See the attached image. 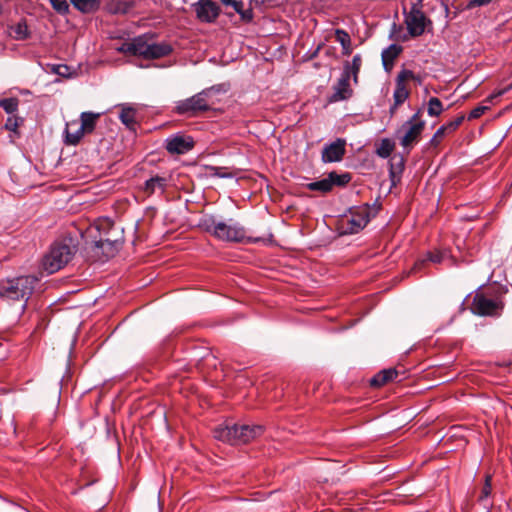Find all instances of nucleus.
Returning <instances> with one entry per match:
<instances>
[{
  "mask_svg": "<svg viewBox=\"0 0 512 512\" xmlns=\"http://www.w3.org/2000/svg\"><path fill=\"white\" fill-rule=\"evenodd\" d=\"M511 89V86H507L506 88L504 89H500L496 92H494L493 94H491L488 98H487V101H492L493 99L495 98H498L500 96H502L503 94H505L507 91H509Z\"/></svg>",
  "mask_w": 512,
  "mask_h": 512,
  "instance_id": "nucleus-45",
  "label": "nucleus"
},
{
  "mask_svg": "<svg viewBox=\"0 0 512 512\" xmlns=\"http://www.w3.org/2000/svg\"><path fill=\"white\" fill-rule=\"evenodd\" d=\"M113 227V221L109 218H101L95 222V228L101 233L104 232L106 235L108 231Z\"/></svg>",
  "mask_w": 512,
  "mask_h": 512,
  "instance_id": "nucleus-33",
  "label": "nucleus"
},
{
  "mask_svg": "<svg viewBox=\"0 0 512 512\" xmlns=\"http://www.w3.org/2000/svg\"><path fill=\"white\" fill-rule=\"evenodd\" d=\"M136 110L132 107H122L120 112V120L124 125H126L127 128L130 130H135V127L137 125L136 122Z\"/></svg>",
  "mask_w": 512,
  "mask_h": 512,
  "instance_id": "nucleus-24",
  "label": "nucleus"
},
{
  "mask_svg": "<svg viewBox=\"0 0 512 512\" xmlns=\"http://www.w3.org/2000/svg\"><path fill=\"white\" fill-rule=\"evenodd\" d=\"M116 242V240H112L109 237L101 236L99 240L95 241V245L97 248H104L105 245L113 246Z\"/></svg>",
  "mask_w": 512,
  "mask_h": 512,
  "instance_id": "nucleus-42",
  "label": "nucleus"
},
{
  "mask_svg": "<svg viewBox=\"0 0 512 512\" xmlns=\"http://www.w3.org/2000/svg\"><path fill=\"white\" fill-rule=\"evenodd\" d=\"M465 119V115L461 114L457 116L454 120L450 121V130L458 128Z\"/></svg>",
  "mask_w": 512,
  "mask_h": 512,
  "instance_id": "nucleus-44",
  "label": "nucleus"
},
{
  "mask_svg": "<svg viewBox=\"0 0 512 512\" xmlns=\"http://www.w3.org/2000/svg\"><path fill=\"white\" fill-rule=\"evenodd\" d=\"M409 97V90L406 84L396 83V87L393 93L394 103L390 108V114L394 115L398 106L403 104Z\"/></svg>",
  "mask_w": 512,
  "mask_h": 512,
  "instance_id": "nucleus-20",
  "label": "nucleus"
},
{
  "mask_svg": "<svg viewBox=\"0 0 512 512\" xmlns=\"http://www.w3.org/2000/svg\"><path fill=\"white\" fill-rule=\"evenodd\" d=\"M405 24L412 36H419L425 31L426 16L416 4H413L410 11L406 14Z\"/></svg>",
  "mask_w": 512,
  "mask_h": 512,
  "instance_id": "nucleus-10",
  "label": "nucleus"
},
{
  "mask_svg": "<svg viewBox=\"0 0 512 512\" xmlns=\"http://www.w3.org/2000/svg\"><path fill=\"white\" fill-rule=\"evenodd\" d=\"M242 426L241 424H224L214 429V437L220 441L227 442L231 445L240 443Z\"/></svg>",
  "mask_w": 512,
  "mask_h": 512,
  "instance_id": "nucleus-12",
  "label": "nucleus"
},
{
  "mask_svg": "<svg viewBox=\"0 0 512 512\" xmlns=\"http://www.w3.org/2000/svg\"><path fill=\"white\" fill-rule=\"evenodd\" d=\"M352 52V48H351V42H349L348 46H342V53L343 55H350Z\"/></svg>",
  "mask_w": 512,
  "mask_h": 512,
  "instance_id": "nucleus-48",
  "label": "nucleus"
},
{
  "mask_svg": "<svg viewBox=\"0 0 512 512\" xmlns=\"http://www.w3.org/2000/svg\"><path fill=\"white\" fill-rule=\"evenodd\" d=\"M492 1L493 0H470L469 6L470 7L484 6V5L490 4Z\"/></svg>",
  "mask_w": 512,
  "mask_h": 512,
  "instance_id": "nucleus-46",
  "label": "nucleus"
},
{
  "mask_svg": "<svg viewBox=\"0 0 512 512\" xmlns=\"http://www.w3.org/2000/svg\"><path fill=\"white\" fill-rule=\"evenodd\" d=\"M489 107L488 106H484V105H479L477 107H475L474 109H472L468 115V119L471 120V119H477L479 118L480 116H482L485 111L488 109Z\"/></svg>",
  "mask_w": 512,
  "mask_h": 512,
  "instance_id": "nucleus-39",
  "label": "nucleus"
},
{
  "mask_svg": "<svg viewBox=\"0 0 512 512\" xmlns=\"http://www.w3.org/2000/svg\"><path fill=\"white\" fill-rule=\"evenodd\" d=\"M349 66L350 71V78H353L354 83L358 82V74L360 72V68L362 65V58L359 54L354 55L352 59V63L349 64L348 62L345 64Z\"/></svg>",
  "mask_w": 512,
  "mask_h": 512,
  "instance_id": "nucleus-29",
  "label": "nucleus"
},
{
  "mask_svg": "<svg viewBox=\"0 0 512 512\" xmlns=\"http://www.w3.org/2000/svg\"><path fill=\"white\" fill-rule=\"evenodd\" d=\"M171 52L172 47L167 43L148 44L146 59H159L169 55Z\"/></svg>",
  "mask_w": 512,
  "mask_h": 512,
  "instance_id": "nucleus-18",
  "label": "nucleus"
},
{
  "mask_svg": "<svg viewBox=\"0 0 512 512\" xmlns=\"http://www.w3.org/2000/svg\"><path fill=\"white\" fill-rule=\"evenodd\" d=\"M72 5L83 13H91L98 9L99 2L97 0H70Z\"/></svg>",
  "mask_w": 512,
  "mask_h": 512,
  "instance_id": "nucleus-26",
  "label": "nucleus"
},
{
  "mask_svg": "<svg viewBox=\"0 0 512 512\" xmlns=\"http://www.w3.org/2000/svg\"><path fill=\"white\" fill-rule=\"evenodd\" d=\"M491 480L492 477L490 475H487L485 478V483L478 497V501L483 505L484 508H489L491 506V503L489 502V498L492 493Z\"/></svg>",
  "mask_w": 512,
  "mask_h": 512,
  "instance_id": "nucleus-25",
  "label": "nucleus"
},
{
  "mask_svg": "<svg viewBox=\"0 0 512 512\" xmlns=\"http://www.w3.org/2000/svg\"><path fill=\"white\" fill-rule=\"evenodd\" d=\"M469 430L463 425H450V441L457 440V445L452 450L464 448L467 444L466 433Z\"/></svg>",
  "mask_w": 512,
  "mask_h": 512,
  "instance_id": "nucleus-19",
  "label": "nucleus"
},
{
  "mask_svg": "<svg viewBox=\"0 0 512 512\" xmlns=\"http://www.w3.org/2000/svg\"><path fill=\"white\" fill-rule=\"evenodd\" d=\"M321 46H322V45H319V46L317 47L316 51L313 53V56H316V55H317V53H318V52H319V50L321 49Z\"/></svg>",
  "mask_w": 512,
  "mask_h": 512,
  "instance_id": "nucleus-51",
  "label": "nucleus"
},
{
  "mask_svg": "<svg viewBox=\"0 0 512 512\" xmlns=\"http://www.w3.org/2000/svg\"><path fill=\"white\" fill-rule=\"evenodd\" d=\"M353 94L350 86V71L349 66H344V71L337 83L333 86V94L329 97L330 103H335L349 99Z\"/></svg>",
  "mask_w": 512,
  "mask_h": 512,
  "instance_id": "nucleus-8",
  "label": "nucleus"
},
{
  "mask_svg": "<svg viewBox=\"0 0 512 512\" xmlns=\"http://www.w3.org/2000/svg\"><path fill=\"white\" fill-rule=\"evenodd\" d=\"M414 77V74L410 70H402L398 76L396 83L405 84V81L410 80Z\"/></svg>",
  "mask_w": 512,
  "mask_h": 512,
  "instance_id": "nucleus-40",
  "label": "nucleus"
},
{
  "mask_svg": "<svg viewBox=\"0 0 512 512\" xmlns=\"http://www.w3.org/2000/svg\"><path fill=\"white\" fill-rule=\"evenodd\" d=\"M167 182L166 177L156 175L145 181L143 190L147 195H152L156 192L163 193L166 189Z\"/></svg>",
  "mask_w": 512,
  "mask_h": 512,
  "instance_id": "nucleus-17",
  "label": "nucleus"
},
{
  "mask_svg": "<svg viewBox=\"0 0 512 512\" xmlns=\"http://www.w3.org/2000/svg\"><path fill=\"white\" fill-rule=\"evenodd\" d=\"M370 210L368 204L352 208L349 215L342 219L344 233L356 234L366 227L371 218Z\"/></svg>",
  "mask_w": 512,
  "mask_h": 512,
  "instance_id": "nucleus-6",
  "label": "nucleus"
},
{
  "mask_svg": "<svg viewBox=\"0 0 512 512\" xmlns=\"http://www.w3.org/2000/svg\"><path fill=\"white\" fill-rule=\"evenodd\" d=\"M202 225L206 232L222 241L241 243H257L266 241L264 237L247 236L245 228L232 220L227 223L223 221L217 222L213 218H209L205 219Z\"/></svg>",
  "mask_w": 512,
  "mask_h": 512,
  "instance_id": "nucleus-1",
  "label": "nucleus"
},
{
  "mask_svg": "<svg viewBox=\"0 0 512 512\" xmlns=\"http://www.w3.org/2000/svg\"><path fill=\"white\" fill-rule=\"evenodd\" d=\"M394 147L395 145L390 139H382L376 148V154L381 158H387L393 152Z\"/></svg>",
  "mask_w": 512,
  "mask_h": 512,
  "instance_id": "nucleus-28",
  "label": "nucleus"
},
{
  "mask_svg": "<svg viewBox=\"0 0 512 512\" xmlns=\"http://www.w3.org/2000/svg\"><path fill=\"white\" fill-rule=\"evenodd\" d=\"M134 40V56H141L147 58L148 43L141 37L135 38Z\"/></svg>",
  "mask_w": 512,
  "mask_h": 512,
  "instance_id": "nucleus-31",
  "label": "nucleus"
},
{
  "mask_svg": "<svg viewBox=\"0 0 512 512\" xmlns=\"http://www.w3.org/2000/svg\"><path fill=\"white\" fill-rule=\"evenodd\" d=\"M100 117L98 113L92 112H83L80 115L81 123L80 126L83 127L85 133H91L96 126L97 120Z\"/></svg>",
  "mask_w": 512,
  "mask_h": 512,
  "instance_id": "nucleus-23",
  "label": "nucleus"
},
{
  "mask_svg": "<svg viewBox=\"0 0 512 512\" xmlns=\"http://www.w3.org/2000/svg\"><path fill=\"white\" fill-rule=\"evenodd\" d=\"M508 292L506 286H501L495 293L477 291L470 305V310L478 316L499 317L504 308V295Z\"/></svg>",
  "mask_w": 512,
  "mask_h": 512,
  "instance_id": "nucleus-3",
  "label": "nucleus"
},
{
  "mask_svg": "<svg viewBox=\"0 0 512 512\" xmlns=\"http://www.w3.org/2000/svg\"><path fill=\"white\" fill-rule=\"evenodd\" d=\"M38 282L32 275L8 278L0 281V298L5 301H27Z\"/></svg>",
  "mask_w": 512,
  "mask_h": 512,
  "instance_id": "nucleus-5",
  "label": "nucleus"
},
{
  "mask_svg": "<svg viewBox=\"0 0 512 512\" xmlns=\"http://www.w3.org/2000/svg\"><path fill=\"white\" fill-rule=\"evenodd\" d=\"M13 32L16 39H25L28 35V28L25 23H18L14 28Z\"/></svg>",
  "mask_w": 512,
  "mask_h": 512,
  "instance_id": "nucleus-37",
  "label": "nucleus"
},
{
  "mask_svg": "<svg viewBox=\"0 0 512 512\" xmlns=\"http://www.w3.org/2000/svg\"><path fill=\"white\" fill-rule=\"evenodd\" d=\"M398 377L399 372L396 369H384L371 378L370 385L373 387H381L390 382L401 381Z\"/></svg>",
  "mask_w": 512,
  "mask_h": 512,
  "instance_id": "nucleus-15",
  "label": "nucleus"
},
{
  "mask_svg": "<svg viewBox=\"0 0 512 512\" xmlns=\"http://www.w3.org/2000/svg\"><path fill=\"white\" fill-rule=\"evenodd\" d=\"M240 443L246 444L263 433V427L259 425L241 424Z\"/></svg>",
  "mask_w": 512,
  "mask_h": 512,
  "instance_id": "nucleus-21",
  "label": "nucleus"
},
{
  "mask_svg": "<svg viewBox=\"0 0 512 512\" xmlns=\"http://www.w3.org/2000/svg\"><path fill=\"white\" fill-rule=\"evenodd\" d=\"M442 103L441 101L436 98L432 97L430 98L428 102V113L431 116H438L442 112Z\"/></svg>",
  "mask_w": 512,
  "mask_h": 512,
  "instance_id": "nucleus-32",
  "label": "nucleus"
},
{
  "mask_svg": "<svg viewBox=\"0 0 512 512\" xmlns=\"http://www.w3.org/2000/svg\"><path fill=\"white\" fill-rule=\"evenodd\" d=\"M223 5L225 6H231L235 12L240 14L243 18L245 17L243 12L244 3L242 1L237 0H220Z\"/></svg>",
  "mask_w": 512,
  "mask_h": 512,
  "instance_id": "nucleus-35",
  "label": "nucleus"
},
{
  "mask_svg": "<svg viewBox=\"0 0 512 512\" xmlns=\"http://www.w3.org/2000/svg\"><path fill=\"white\" fill-rule=\"evenodd\" d=\"M77 247L71 238L55 241L42 259V267L53 274L66 266L74 257Z\"/></svg>",
  "mask_w": 512,
  "mask_h": 512,
  "instance_id": "nucleus-4",
  "label": "nucleus"
},
{
  "mask_svg": "<svg viewBox=\"0 0 512 512\" xmlns=\"http://www.w3.org/2000/svg\"><path fill=\"white\" fill-rule=\"evenodd\" d=\"M396 160V157H393L391 159L390 163V175L392 178L395 177L396 173H401L404 168V160L402 157H398V162H394Z\"/></svg>",
  "mask_w": 512,
  "mask_h": 512,
  "instance_id": "nucleus-34",
  "label": "nucleus"
},
{
  "mask_svg": "<svg viewBox=\"0 0 512 512\" xmlns=\"http://www.w3.org/2000/svg\"><path fill=\"white\" fill-rule=\"evenodd\" d=\"M335 38L336 41L341 44V46H348L349 42H351L350 35L343 29L335 30Z\"/></svg>",
  "mask_w": 512,
  "mask_h": 512,
  "instance_id": "nucleus-36",
  "label": "nucleus"
},
{
  "mask_svg": "<svg viewBox=\"0 0 512 512\" xmlns=\"http://www.w3.org/2000/svg\"><path fill=\"white\" fill-rule=\"evenodd\" d=\"M401 51L402 48L396 44H392L388 48H386L382 52L383 65L385 67L391 65L394 62V60L398 57V55L401 53Z\"/></svg>",
  "mask_w": 512,
  "mask_h": 512,
  "instance_id": "nucleus-27",
  "label": "nucleus"
},
{
  "mask_svg": "<svg viewBox=\"0 0 512 512\" xmlns=\"http://www.w3.org/2000/svg\"><path fill=\"white\" fill-rule=\"evenodd\" d=\"M351 181V175L349 173L338 174L332 171L324 179L308 183L307 189L310 191H318L322 194L329 193L332 191L334 186L343 187Z\"/></svg>",
  "mask_w": 512,
  "mask_h": 512,
  "instance_id": "nucleus-7",
  "label": "nucleus"
},
{
  "mask_svg": "<svg viewBox=\"0 0 512 512\" xmlns=\"http://www.w3.org/2000/svg\"><path fill=\"white\" fill-rule=\"evenodd\" d=\"M119 52L134 55L135 48H134V40L131 42H125L121 45V47L118 49Z\"/></svg>",
  "mask_w": 512,
  "mask_h": 512,
  "instance_id": "nucleus-41",
  "label": "nucleus"
},
{
  "mask_svg": "<svg viewBox=\"0 0 512 512\" xmlns=\"http://www.w3.org/2000/svg\"><path fill=\"white\" fill-rule=\"evenodd\" d=\"M423 129V121L420 120L418 113L414 114L412 118L402 126L404 134L401 137V145L409 147L414 142L418 141Z\"/></svg>",
  "mask_w": 512,
  "mask_h": 512,
  "instance_id": "nucleus-9",
  "label": "nucleus"
},
{
  "mask_svg": "<svg viewBox=\"0 0 512 512\" xmlns=\"http://www.w3.org/2000/svg\"><path fill=\"white\" fill-rule=\"evenodd\" d=\"M196 14L202 22H214L220 13L219 6L211 0H199L196 4Z\"/></svg>",
  "mask_w": 512,
  "mask_h": 512,
  "instance_id": "nucleus-14",
  "label": "nucleus"
},
{
  "mask_svg": "<svg viewBox=\"0 0 512 512\" xmlns=\"http://www.w3.org/2000/svg\"><path fill=\"white\" fill-rule=\"evenodd\" d=\"M213 170H214V175H217V176H219L221 178H229V177L233 176V174L230 173V172H228V173L227 172H222V168L216 167V168H213Z\"/></svg>",
  "mask_w": 512,
  "mask_h": 512,
  "instance_id": "nucleus-47",
  "label": "nucleus"
},
{
  "mask_svg": "<svg viewBox=\"0 0 512 512\" xmlns=\"http://www.w3.org/2000/svg\"><path fill=\"white\" fill-rule=\"evenodd\" d=\"M346 141L338 138L334 142L326 145L321 154L324 163L339 162L343 159L346 152Z\"/></svg>",
  "mask_w": 512,
  "mask_h": 512,
  "instance_id": "nucleus-13",
  "label": "nucleus"
},
{
  "mask_svg": "<svg viewBox=\"0 0 512 512\" xmlns=\"http://www.w3.org/2000/svg\"><path fill=\"white\" fill-rule=\"evenodd\" d=\"M194 147V140L191 136L176 134L166 139V150L174 155L185 154Z\"/></svg>",
  "mask_w": 512,
  "mask_h": 512,
  "instance_id": "nucleus-11",
  "label": "nucleus"
},
{
  "mask_svg": "<svg viewBox=\"0 0 512 512\" xmlns=\"http://www.w3.org/2000/svg\"><path fill=\"white\" fill-rule=\"evenodd\" d=\"M68 71V67L66 65H60L58 66L56 73L59 75H65V73Z\"/></svg>",
  "mask_w": 512,
  "mask_h": 512,
  "instance_id": "nucleus-49",
  "label": "nucleus"
},
{
  "mask_svg": "<svg viewBox=\"0 0 512 512\" xmlns=\"http://www.w3.org/2000/svg\"><path fill=\"white\" fill-rule=\"evenodd\" d=\"M224 92L225 89H223L222 85L206 88L187 99L178 101L175 111L179 115L188 116H195L201 112L208 111L218 101L215 96Z\"/></svg>",
  "mask_w": 512,
  "mask_h": 512,
  "instance_id": "nucleus-2",
  "label": "nucleus"
},
{
  "mask_svg": "<svg viewBox=\"0 0 512 512\" xmlns=\"http://www.w3.org/2000/svg\"><path fill=\"white\" fill-rule=\"evenodd\" d=\"M86 134L79 122L74 120L66 124L65 143L67 145H77Z\"/></svg>",
  "mask_w": 512,
  "mask_h": 512,
  "instance_id": "nucleus-16",
  "label": "nucleus"
},
{
  "mask_svg": "<svg viewBox=\"0 0 512 512\" xmlns=\"http://www.w3.org/2000/svg\"><path fill=\"white\" fill-rule=\"evenodd\" d=\"M442 4H443V6L445 8L446 14H448V5L444 3V0H442Z\"/></svg>",
  "mask_w": 512,
  "mask_h": 512,
  "instance_id": "nucleus-50",
  "label": "nucleus"
},
{
  "mask_svg": "<svg viewBox=\"0 0 512 512\" xmlns=\"http://www.w3.org/2000/svg\"><path fill=\"white\" fill-rule=\"evenodd\" d=\"M53 8L59 13H67L69 10V4L66 0H50Z\"/></svg>",
  "mask_w": 512,
  "mask_h": 512,
  "instance_id": "nucleus-38",
  "label": "nucleus"
},
{
  "mask_svg": "<svg viewBox=\"0 0 512 512\" xmlns=\"http://www.w3.org/2000/svg\"><path fill=\"white\" fill-rule=\"evenodd\" d=\"M442 259H443V253H441L439 251L430 252V253H428L427 258L419 259L415 262L410 273H414V274L418 273L419 271H421L423 268L426 267L428 262L440 263L442 261Z\"/></svg>",
  "mask_w": 512,
  "mask_h": 512,
  "instance_id": "nucleus-22",
  "label": "nucleus"
},
{
  "mask_svg": "<svg viewBox=\"0 0 512 512\" xmlns=\"http://www.w3.org/2000/svg\"><path fill=\"white\" fill-rule=\"evenodd\" d=\"M5 127H6V129L15 132L17 130V127H18V120H17V118L9 117L7 119V121H6Z\"/></svg>",
  "mask_w": 512,
  "mask_h": 512,
  "instance_id": "nucleus-43",
  "label": "nucleus"
},
{
  "mask_svg": "<svg viewBox=\"0 0 512 512\" xmlns=\"http://www.w3.org/2000/svg\"><path fill=\"white\" fill-rule=\"evenodd\" d=\"M19 100L18 98H5L0 100V107H2L6 113L12 114L18 110Z\"/></svg>",
  "mask_w": 512,
  "mask_h": 512,
  "instance_id": "nucleus-30",
  "label": "nucleus"
}]
</instances>
